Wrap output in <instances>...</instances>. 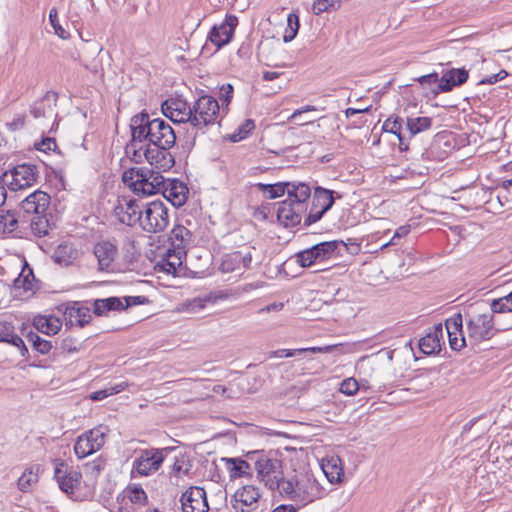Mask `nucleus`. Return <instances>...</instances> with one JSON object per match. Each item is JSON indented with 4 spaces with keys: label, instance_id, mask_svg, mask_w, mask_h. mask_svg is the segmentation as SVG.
I'll list each match as a JSON object with an SVG mask.
<instances>
[{
    "label": "nucleus",
    "instance_id": "nucleus-41",
    "mask_svg": "<svg viewBox=\"0 0 512 512\" xmlns=\"http://www.w3.org/2000/svg\"><path fill=\"white\" fill-rule=\"evenodd\" d=\"M296 259L302 267H310L312 265L322 264V262L319 261V255L315 246L297 253Z\"/></svg>",
    "mask_w": 512,
    "mask_h": 512
},
{
    "label": "nucleus",
    "instance_id": "nucleus-11",
    "mask_svg": "<svg viewBox=\"0 0 512 512\" xmlns=\"http://www.w3.org/2000/svg\"><path fill=\"white\" fill-rule=\"evenodd\" d=\"M93 254L97 259L98 271L112 273L116 270L119 250L115 242L110 240L97 242L94 245Z\"/></svg>",
    "mask_w": 512,
    "mask_h": 512
},
{
    "label": "nucleus",
    "instance_id": "nucleus-28",
    "mask_svg": "<svg viewBox=\"0 0 512 512\" xmlns=\"http://www.w3.org/2000/svg\"><path fill=\"white\" fill-rule=\"evenodd\" d=\"M468 79V72L465 69H451L443 74L440 79L439 88L443 92L451 91L453 87L462 85Z\"/></svg>",
    "mask_w": 512,
    "mask_h": 512
},
{
    "label": "nucleus",
    "instance_id": "nucleus-15",
    "mask_svg": "<svg viewBox=\"0 0 512 512\" xmlns=\"http://www.w3.org/2000/svg\"><path fill=\"white\" fill-rule=\"evenodd\" d=\"M113 213L122 224L133 226L136 223L140 224L142 209L137 200L122 197L118 199Z\"/></svg>",
    "mask_w": 512,
    "mask_h": 512
},
{
    "label": "nucleus",
    "instance_id": "nucleus-45",
    "mask_svg": "<svg viewBox=\"0 0 512 512\" xmlns=\"http://www.w3.org/2000/svg\"><path fill=\"white\" fill-rule=\"evenodd\" d=\"M48 219L46 214L34 216L31 220V228L35 235L42 237L48 233Z\"/></svg>",
    "mask_w": 512,
    "mask_h": 512
},
{
    "label": "nucleus",
    "instance_id": "nucleus-24",
    "mask_svg": "<svg viewBox=\"0 0 512 512\" xmlns=\"http://www.w3.org/2000/svg\"><path fill=\"white\" fill-rule=\"evenodd\" d=\"M65 320L71 326L83 327L88 324L92 319L90 308L82 305L79 302L69 304L64 312Z\"/></svg>",
    "mask_w": 512,
    "mask_h": 512
},
{
    "label": "nucleus",
    "instance_id": "nucleus-46",
    "mask_svg": "<svg viewBox=\"0 0 512 512\" xmlns=\"http://www.w3.org/2000/svg\"><path fill=\"white\" fill-rule=\"evenodd\" d=\"M191 469L190 462L184 457H176L172 465L171 474L177 478L187 475Z\"/></svg>",
    "mask_w": 512,
    "mask_h": 512
},
{
    "label": "nucleus",
    "instance_id": "nucleus-51",
    "mask_svg": "<svg viewBox=\"0 0 512 512\" xmlns=\"http://www.w3.org/2000/svg\"><path fill=\"white\" fill-rule=\"evenodd\" d=\"M332 346L325 347H310V348H300V349H281V353H283V357H292L296 354H302L304 352H312V353H327L330 352Z\"/></svg>",
    "mask_w": 512,
    "mask_h": 512
},
{
    "label": "nucleus",
    "instance_id": "nucleus-6",
    "mask_svg": "<svg viewBox=\"0 0 512 512\" xmlns=\"http://www.w3.org/2000/svg\"><path fill=\"white\" fill-rule=\"evenodd\" d=\"M467 317L466 333L470 344L487 341L495 335L497 330L494 327L491 312L468 314Z\"/></svg>",
    "mask_w": 512,
    "mask_h": 512
},
{
    "label": "nucleus",
    "instance_id": "nucleus-52",
    "mask_svg": "<svg viewBox=\"0 0 512 512\" xmlns=\"http://www.w3.org/2000/svg\"><path fill=\"white\" fill-rule=\"evenodd\" d=\"M205 307V301L201 298H194L191 300H187L181 304V308L179 309L182 312L187 313H198Z\"/></svg>",
    "mask_w": 512,
    "mask_h": 512
},
{
    "label": "nucleus",
    "instance_id": "nucleus-18",
    "mask_svg": "<svg viewBox=\"0 0 512 512\" xmlns=\"http://www.w3.org/2000/svg\"><path fill=\"white\" fill-rule=\"evenodd\" d=\"M306 210V204H295L286 199L278 207L277 219L285 227H295L300 224Z\"/></svg>",
    "mask_w": 512,
    "mask_h": 512
},
{
    "label": "nucleus",
    "instance_id": "nucleus-21",
    "mask_svg": "<svg viewBox=\"0 0 512 512\" xmlns=\"http://www.w3.org/2000/svg\"><path fill=\"white\" fill-rule=\"evenodd\" d=\"M13 288L16 295L30 297L38 288L32 268L25 262L23 268L14 280Z\"/></svg>",
    "mask_w": 512,
    "mask_h": 512
},
{
    "label": "nucleus",
    "instance_id": "nucleus-49",
    "mask_svg": "<svg viewBox=\"0 0 512 512\" xmlns=\"http://www.w3.org/2000/svg\"><path fill=\"white\" fill-rule=\"evenodd\" d=\"M49 21L58 37L61 39H68L70 37V34L60 25L58 21V11L55 7L50 9Z\"/></svg>",
    "mask_w": 512,
    "mask_h": 512
},
{
    "label": "nucleus",
    "instance_id": "nucleus-13",
    "mask_svg": "<svg viewBox=\"0 0 512 512\" xmlns=\"http://www.w3.org/2000/svg\"><path fill=\"white\" fill-rule=\"evenodd\" d=\"M333 204V192L322 187H316L313 194L312 206L309 214L304 219V224L309 226L320 220Z\"/></svg>",
    "mask_w": 512,
    "mask_h": 512
},
{
    "label": "nucleus",
    "instance_id": "nucleus-27",
    "mask_svg": "<svg viewBox=\"0 0 512 512\" xmlns=\"http://www.w3.org/2000/svg\"><path fill=\"white\" fill-rule=\"evenodd\" d=\"M186 256V250L181 247H173L168 249L159 261L161 268L168 273H175L177 268L183 263Z\"/></svg>",
    "mask_w": 512,
    "mask_h": 512
},
{
    "label": "nucleus",
    "instance_id": "nucleus-55",
    "mask_svg": "<svg viewBox=\"0 0 512 512\" xmlns=\"http://www.w3.org/2000/svg\"><path fill=\"white\" fill-rule=\"evenodd\" d=\"M130 500L136 504H144L147 500V495L142 487L134 485L130 489Z\"/></svg>",
    "mask_w": 512,
    "mask_h": 512
},
{
    "label": "nucleus",
    "instance_id": "nucleus-64",
    "mask_svg": "<svg viewBox=\"0 0 512 512\" xmlns=\"http://www.w3.org/2000/svg\"><path fill=\"white\" fill-rule=\"evenodd\" d=\"M297 508L290 504H283L276 507L272 512H296Z\"/></svg>",
    "mask_w": 512,
    "mask_h": 512
},
{
    "label": "nucleus",
    "instance_id": "nucleus-40",
    "mask_svg": "<svg viewBox=\"0 0 512 512\" xmlns=\"http://www.w3.org/2000/svg\"><path fill=\"white\" fill-rule=\"evenodd\" d=\"M76 251L70 245H59L54 253V260L62 266H69L76 259Z\"/></svg>",
    "mask_w": 512,
    "mask_h": 512
},
{
    "label": "nucleus",
    "instance_id": "nucleus-54",
    "mask_svg": "<svg viewBox=\"0 0 512 512\" xmlns=\"http://www.w3.org/2000/svg\"><path fill=\"white\" fill-rule=\"evenodd\" d=\"M219 97L222 101V105H225V107L222 108V111H225L233 97V86L231 84L222 85L220 88Z\"/></svg>",
    "mask_w": 512,
    "mask_h": 512
},
{
    "label": "nucleus",
    "instance_id": "nucleus-47",
    "mask_svg": "<svg viewBox=\"0 0 512 512\" xmlns=\"http://www.w3.org/2000/svg\"><path fill=\"white\" fill-rule=\"evenodd\" d=\"M462 327L463 320L461 314H456L445 322V328L448 336H451V334H459V336L464 335Z\"/></svg>",
    "mask_w": 512,
    "mask_h": 512
},
{
    "label": "nucleus",
    "instance_id": "nucleus-31",
    "mask_svg": "<svg viewBox=\"0 0 512 512\" xmlns=\"http://www.w3.org/2000/svg\"><path fill=\"white\" fill-rule=\"evenodd\" d=\"M433 119L427 116L407 117L405 121V131L407 133V141L432 127Z\"/></svg>",
    "mask_w": 512,
    "mask_h": 512
},
{
    "label": "nucleus",
    "instance_id": "nucleus-35",
    "mask_svg": "<svg viewBox=\"0 0 512 512\" xmlns=\"http://www.w3.org/2000/svg\"><path fill=\"white\" fill-rule=\"evenodd\" d=\"M287 196V200L295 204H306L311 196V189L303 182H289Z\"/></svg>",
    "mask_w": 512,
    "mask_h": 512
},
{
    "label": "nucleus",
    "instance_id": "nucleus-12",
    "mask_svg": "<svg viewBox=\"0 0 512 512\" xmlns=\"http://www.w3.org/2000/svg\"><path fill=\"white\" fill-rule=\"evenodd\" d=\"M261 493L255 485H244L232 495L230 504L235 512H252L259 506Z\"/></svg>",
    "mask_w": 512,
    "mask_h": 512
},
{
    "label": "nucleus",
    "instance_id": "nucleus-36",
    "mask_svg": "<svg viewBox=\"0 0 512 512\" xmlns=\"http://www.w3.org/2000/svg\"><path fill=\"white\" fill-rule=\"evenodd\" d=\"M40 465L35 464L27 467L18 479V488L22 492L30 491L38 482Z\"/></svg>",
    "mask_w": 512,
    "mask_h": 512
},
{
    "label": "nucleus",
    "instance_id": "nucleus-26",
    "mask_svg": "<svg viewBox=\"0 0 512 512\" xmlns=\"http://www.w3.org/2000/svg\"><path fill=\"white\" fill-rule=\"evenodd\" d=\"M314 246L318 252L319 261H321L322 263L329 259H334L342 256L343 249H348L347 244L342 240L322 242Z\"/></svg>",
    "mask_w": 512,
    "mask_h": 512
},
{
    "label": "nucleus",
    "instance_id": "nucleus-60",
    "mask_svg": "<svg viewBox=\"0 0 512 512\" xmlns=\"http://www.w3.org/2000/svg\"><path fill=\"white\" fill-rule=\"evenodd\" d=\"M328 7H329V2L328 0H316L314 3H313V6H312V9H313V12L318 15L324 11H327L328 10Z\"/></svg>",
    "mask_w": 512,
    "mask_h": 512
},
{
    "label": "nucleus",
    "instance_id": "nucleus-57",
    "mask_svg": "<svg viewBox=\"0 0 512 512\" xmlns=\"http://www.w3.org/2000/svg\"><path fill=\"white\" fill-rule=\"evenodd\" d=\"M450 347L453 350H460L464 346H466V341L468 340L467 337L464 335L459 336V334H451V336H448Z\"/></svg>",
    "mask_w": 512,
    "mask_h": 512
},
{
    "label": "nucleus",
    "instance_id": "nucleus-16",
    "mask_svg": "<svg viewBox=\"0 0 512 512\" xmlns=\"http://www.w3.org/2000/svg\"><path fill=\"white\" fill-rule=\"evenodd\" d=\"M183 512H208L206 491L198 486L188 488L181 496Z\"/></svg>",
    "mask_w": 512,
    "mask_h": 512
},
{
    "label": "nucleus",
    "instance_id": "nucleus-37",
    "mask_svg": "<svg viewBox=\"0 0 512 512\" xmlns=\"http://www.w3.org/2000/svg\"><path fill=\"white\" fill-rule=\"evenodd\" d=\"M224 460L231 479L251 476V467L247 461L239 458H226Z\"/></svg>",
    "mask_w": 512,
    "mask_h": 512
},
{
    "label": "nucleus",
    "instance_id": "nucleus-23",
    "mask_svg": "<svg viewBox=\"0 0 512 512\" xmlns=\"http://www.w3.org/2000/svg\"><path fill=\"white\" fill-rule=\"evenodd\" d=\"M444 329L441 323L435 324L429 329L424 337L419 341L420 350L426 354L438 353L441 350L442 343H444Z\"/></svg>",
    "mask_w": 512,
    "mask_h": 512
},
{
    "label": "nucleus",
    "instance_id": "nucleus-2",
    "mask_svg": "<svg viewBox=\"0 0 512 512\" xmlns=\"http://www.w3.org/2000/svg\"><path fill=\"white\" fill-rule=\"evenodd\" d=\"M277 492L282 499L290 500L299 507H304L322 498L325 490L313 475L303 474L292 479L282 480Z\"/></svg>",
    "mask_w": 512,
    "mask_h": 512
},
{
    "label": "nucleus",
    "instance_id": "nucleus-48",
    "mask_svg": "<svg viewBox=\"0 0 512 512\" xmlns=\"http://www.w3.org/2000/svg\"><path fill=\"white\" fill-rule=\"evenodd\" d=\"M18 221L13 213H0V232L10 233L17 227Z\"/></svg>",
    "mask_w": 512,
    "mask_h": 512
},
{
    "label": "nucleus",
    "instance_id": "nucleus-62",
    "mask_svg": "<svg viewBox=\"0 0 512 512\" xmlns=\"http://www.w3.org/2000/svg\"><path fill=\"white\" fill-rule=\"evenodd\" d=\"M318 109L315 106L307 105L305 107L296 109L292 115L289 117V120H295L299 116H301L303 113L310 112V111H317Z\"/></svg>",
    "mask_w": 512,
    "mask_h": 512
},
{
    "label": "nucleus",
    "instance_id": "nucleus-1",
    "mask_svg": "<svg viewBox=\"0 0 512 512\" xmlns=\"http://www.w3.org/2000/svg\"><path fill=\"white\" fill-rule=\"evenodd\" d=\"M130 129L132 138L125 151L133 162L145 159L153 168L164 171L174 166L170 149L175 145L176 134L169 123L140 113L131 118Z\"/></svg>",
    "mask_w": 512,
    "mask_h": 512
},
{
    "label": "nucleus",
    "instance_id": "nucleus-10",
    "mask_svg": "<svg viewBox=\"0 0 512 512\" xmlns=\"http://www.w3.org/2000/svg\"><path fill=\"white\" fill-rule=\"evenodd\" d=\"M5 183L11 191L23 190L33 186L38 179V169L32 164H21L5 171Z\"/></svg>",
    "mask_w": 512,
    "mask_h": 512
},
{
    "label": "nucleus",
    "instance_id": "nucleus-32",
    "mask_svg": "<svg viewBox=\"0 0 512 512\" xmlns=\"http://www.w3.org/2000/svg\"><path fill=\"white\" fill-rule=\"evenodd\" d=\"M321 468L330 483H339L342 481L344 471L339 457H331L323 460Z\"/></svg>",
    "mask_w": 512,
    "mask_h": 512
},
{
    "label": "nucleus",
    "instance_id": "nucleus-5",
    "mask_svg": "<svg viewBox=\"0 0 512 512\" xmlns=\"http://www.w3.org/2000/svg\"><path fill=\"white\" fill-rule=\"evenodd\" d=\"M220 106L218 101L209 95H203L192 106L190 125L196 130H203L218 121Z\"/></svg>",
    "mask_w": 512,
    "mask_h": 512
},
{
    "label": "nucleus",
    "instance_id": "nucleus-50",
    "mask_svg": "<svg viewBox=\"0 0 512 512\" xmlns=\"http://www.w3.org/2000/svg\"><path fill=\"white\" fill-rule=\"evenodd\" d=\"M29 339L32 342L33 348L41 354H47L52 348L50 341L41 338L37 334L31 333Z\"/></svg>",
    "mask_w": 512,
    "mask_h": 512
},
{
    "label": "nucleus",
    "instance_id": "nucleus-19",
    "mask_svg": "<svg viewBox=\"0 0 512 512\" xmlns=\"http://www.w3.org/2000/svg\"><path fill=\"white\" fill-rule=\"evenodd\" d=\"M238 20L235 16H227L219 25H214L209 33V40L220 49L228 44L233 36Z\"/></svg>",
    "mask_w": 512,
    "mask_h": 512
},
{
    "label": "nucleus",
    "instance_id": "nucleus-61",
    "mask_svg": "<svg viewBox=\"0 0 512 512\" xmlns=\"http://www.w3.org/2000/svg\"><path fill=\"white\" fill-rule=\"evenodd\" d=\"M36 147L40 151H48L52 150L53 147H56V142L52 138L43 139L40 143L36 144Z\"/></svg>",
    "mask_w": 512,
    "mask_h": 512
},
{
    "label": "nucleus",
    "instance_id": "nucleus-14",
    "mask_svg": "<svg viewBox=\"0 0 512 512\" xmlns=\"http://www.w3.org/2000/svg\"><path fill=\"white\" fill-rule=\"evenodd\" d=\"M161 110L165 117L174 123L190 124L192 115V106L180 96L170 97L161 105Z\"/></svg>",
    "mask_w": 512,
    "mask_h": 512
},
{
    "label": "nucleus",
    "instance_id": "nucleus-58",
    "mask_svg": "<svg viewBox=\"0 0 512 512\" xmlns=\"http://www.w3.org/2000/svg\"><path fill=\"white\" fill-rule=\"evenodd\" d=\"M122 300H123V309L125 310L126 308H128L130 306L140 305V304L145 303L146 298L143 296H128V297H123Z\"/></svg>",
    "mask_w": 512,
    "mask_h": 512
},
{
    "label": "nucleus",
    "instance_id": "nucleus-43",
    "mask_svg": "<svg viewBox=\"0 0 512 512\" xmlns=\"http://www.w3.org/2000/svg\"><path fill=\"white\" fill-rule=\"evenodd\" d=\"M255 129V122L252 119H246L236 131H234L229 139L232 142H240L247 138L248 135Z\"/></svg>",
    "mask_w": 512,
    "mask_h": 512
},
{
    "label": "nucleus",
    "instance_id": "nucleus-22",
    "mask_svg": "<svg viewBox=\"0 0 512 512\" xmlns=\"http://www.w3.org/2000/svg\"><path fill=\"white\" fill-rule=\"evenodd\" d=\"M49 205L50 196L41 190L34 191L21 202L23 211L35 216L46 214Z\"/></svg>",
    "mask_w": 512,
    "mask_h": 512
},
{
    "label": "nucleus",
    "instance_id": "nucleus-3",
    "mask_svg": "<svg viewBox=\"0 0 512 512\" xmlns=\"http://www.w3.org/2000/svg\"><path fill=\"white\" fill-rule=\"evenodd\" d=\"M162 171L146 167L131 168L123 173L122 180L135 194L151 196L160 193L164 187Z\"/></svg>",
    "mask_w": 512,
    "mask_h": 512
},
{
    "label": "nucleus",
    "instance_id": "nucleus-53",
    "mask_svg": "<svg viewBox=\"0 0 512 512\" xmlns=\"http://www.w3.org/2000/svg\"><path fill=\"white\" fill-rule=\"evenodd\" d=\"M358 390H359V384L352 377L343 380L340 385V392L345 395H348V396L355 395Z\"/></svg>",
    "mask_w": 512,
    "mask_h": 512
},
{
    "label": "nucleus",
    "instance_id": "nucleus-7",
    "mask_svg": "<svg viewBox=\"0 0 512 512\" xmlns=\"http://www.w3.org/2000/svg\"><path fill=\"white\" fill-rule=\"evenodd\" d=\"M254 466L259 481L269 490L277 491L282 480L285 479L281 460L261 454L257 457Z\"/></svg>",
    "mask_w": 512,
    "mask_h": 512
},
{
    "label": "nucleus",
    "instance_id": "nucleus-4",
    "mask_svg": "<svg viewBox=\"0 0 512 512\" xmlns=\"http://www.w3.org/2000/svg\"><path fill=\"white\" fill-rule=\"evenodd\" d=\"M169 448H140L134 451L131 476L149 477L154 475L161 468Z\"/></svg>",
    "mask_w": 512,
    "mask_h": 512
},
{
    "label": "nucleus",
    "instance_id": "nucleus-17",
    "mask_svg": "<svg viewBox=\"0 0 512 512\" xmlns=\"http://www.w3.org/2000/svg\"><path fill=\"white\" fill-rule=\"evenodd\" d=\"M54 477L60 489L66 494H73L81 480V473L74 469H68L64 461H57L54 469Z\"/></svg>",
    "mask_w": 512,
    "mask_h": 512
},
{
    "label": "nucleus",
    "instance_id": "nucleus-33",
    "mask_svg": "<svg viewBox=\"0 0 512 512\" xmlns=\"http://www.w3.org/2000/svg\"><path fill=\"white\" fill-rule=\"evenodd\" d=\"M0 342L18 347L22 356L28 352L24 341L15 333L13 325L8 322L0 323Z\"/></svg>",
    "mask_w": 512,
    "mask_h": 512
},
{
    "label": "nucleus",
    "instance_id": "nucleus-63",
    "mask_svg": "<svg viewBox=\"0 0 512 512\" xmlns=\"http://www.w3.org/2000/svg\"><path fill=\"white\" fill-rule=\"evenodd\" d=\"M418 81L422 85H430V84L436 83L438 81V75L436 73L424 75V76L419 77Z\"/></svg>",
    "mask_w": 512,
    "mask_h": 512
},
{
    "label": "nucleus",
    "instance_id": "nucleus-56",
    "mask_svg": "<svg viewBox=\"0 0 512 512\" xmlns=\"http://www.w3.org/2000/svg\"><path fill=\"white\" fill-rule=\"evenodd\" d=\"M409 232H410V226H400L399 228L396 229V231H395L393 237L391 238V240L389 242L383 244L381 246V249L383 250L386 247H388L389 245H396L397 244V240L407 236Z\"/></svg>",
    "mask_w": 512,
    "mask_h": 512
},
{
    "label": "nucleus",
    "instance_id": "nucleus-44",
    "mask_svg": "<svg viewBox=\"0 0 512 512\" xmlns=\"http://www.w3.org/2000/svg\"><path fill=\"white\" fill-rule=\"evenodd\" d=\"M299 30V18L298 15L290 13L287 17V28L285 29L283 40L284 42L292 41Z\"/></svg>",
    "mask_w": 512,
    "mask_h": 512
},
{
    "label": "nucleus",
    "instance_id": "nucleus-29",
    "mask_svg": "<svg viewBox=\"0 0 512 512\" xmlns=\"http://www.w3.org/2000/svg\"><path fill=\"white\" fill-rule=\"evenodd\" d=\"M383 130L397 136L399 140V147L401 150L408 149L407 133L405 131V122L400 117L394 119L388 118L383 124Z\"/></svg>",
    "mask_w": 512,
    "mask_h": 512
},
{
    "label": "nucleus",
    "instance_id": "nucleus-39",
    "mask_svg": "<svg viewBox=\"0 0 512 512\" xmlns=\"http://www.w3.org/2000/svg\"><path fill=\"white\" fill-rule=\"evenodd\" d=\"M258 187L264 193L267 199H276L287 193L289 182H279L275 184L259 183Z\"/></svg>",
    "mask_w": 512,
    "mask_h": 512
},
{
    "label": "nucleus",
    "instance_id": "nucleus-38",
    "mask_svg": "<svg viewBox=\"0 0 512 512\" xmlns=\"http://www.w3.org/2000/svg\"><path fill=\"white\" fill-rule=\"evenodd\" d=\"M169 240L172 247H181L185 250L192 240V233L186 227L178 225L172 229Z\"/></svg>",
    "mask_w": 512,
    "mask_h": 512
},
{
    "label": "nucleus",
    "instance_id": "nucleus-9",
    "mask_svg": "<svg viewBox=\"0 0 512 512\" xmlns=\"http://www.w3.org/2000/svg\"><path fill=\"white\" fill-rule=\"evenodd\" d=\"M169 225V213L166 205L160 201L147 203L142 210L140 226L149 233L164 231Z\"/></svg>",
    "mask_w": 512,
    "mask_h": 512
},
{
    "label": "nucleus",
    "instance_id": "nucleus-59",
    "mask_svg": "<svg viewBox=\"0 0 512 512\" xmlns=\"http://www.w3.org/2000/svg\"><path fill=\"white\" fill-rule=\"evenodd\" d=\"M128 387L127 382H120L113 386L105 388V391L107 392V397L118 394L122 391H124Z\"/></svg>",
    "mask_w": 512,
    "mask_h": 512
},
{
    "label": "nucleus",
    "instance_id": "nucleus-20",
    "mask_svg": "<svg viewBox=\"0 0 512 512\" xmlns=\"http://www.w3.org/2000/svg\"><path fill=\"white\" fill-rule=\"evenodd\" d=\"M160 193L175 207L183 206L187 199L189 190L186 184L177 179H164V187Z\"/></svg>",
    "mask_w": 512,
    "mask_h": 512
},
{
    "label": "nucleus",
    "instance_id": "nucleus-8",
    "mask_svg": "<svg viewBox=\"0 0 512 512\" xmlns=\"http://www.w3.org/2000/svg\"><path fill=\"white\" fill-rule=\"evenodd\" d=\"M109 428L98 425L81 435L74 444V453L79 459H83L99 451L105 444Z\"/></svg>",
    "mask_w": 512,
    "mask_h": 512
},
{
    "label": "nucleus",
    "instance_id": "nucleus-25",
    "mask_svg": "<svg viewBox=\"0 0 512 512\" xmlns=\"http://www.w3.org/2000/svg\"><path fill=\"white\" fill-rule=\"evenodd\" d=\"M252 256L250 252L243 253L242 251H235L226 256L221 263V270L223 272H234L241 269H246L250 266Z\"/></svg>",
    "mask_w": 512,
    "mask_h": 512
},
{
    "label": "nucleus",
    "instance_id": "nucleus-34",
    "mask_svg": "<svg viewBox=\"0 0 512 512\" xmlns=\"http://www.w3.org/2000/svg\"><path fill=\"white\" fill-rule=\"evenodd\" d=\"M123 300L119 297L96 299L93 303V311L97 316H106L110 311H122Z\"/></svg>",
    "mask_w": 512,
    "mask_h": 512
},
{
    "label": "nucleus",
    "instance_id": "nucleus-30",
    "mask_svg": "<svg viewBox=\"0 0 512 512\" xmlns=\"http://www.w3.org/2000/svg\"><path fill=\"white\" fill-rule=\"evenodd\" d=\"M33 325L41 333L55 335L61 329L62 322L52 315H38L33 319Z\"/></svg>",
    "mask_w": 512,
    "mask_h": 512
},
{
    "label": "nucleus",
    "instance_id": "nucleus-42",
    "mask_svg": "<svg viewBox=\"0 0 512 512\" xmlns=\"http://www.w3.org/2000/svg\"><path fill=\"white\" fill-rule=\"evenodd\" d=\"M490 308L492 314L512 312V291L504 297L494 299L490 304Z\"/></svg>",
    "mask_w": 512,
    "mask_h": 512
}]
</instances>
